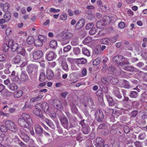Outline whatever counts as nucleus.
Masks as SVG:
<instances>
[{
    "label": "nucleus",
    "instance_id": "35",
    "mask_svg": "<svg viewBox=\"0 0 147 147\" xmlns=\"http://www.w3.org/2000/svg\"><path fill=\"white\" fill-rule=\"evenodd\" d=\"M101 42L103 44L108 45L111 43V39L108 38H105L101 40Z\"/></svg>",
    "mask_w": 147,
    "mask_h": 147
},
{
    "label": "nucleus",
    "instance_id": "27",
    "mask_svg": "<svg viewBox=\"0 0 147 147\" xmlns=\"http://www.w3.org/2000/svg\"><path fill=\"white\" fill-rule=\"evenodd\" d=\"M82 53L83 54L88 57L90 55L89 50L86 48L83 47L82 49Z\"/></svg>",
    "mask_w": 147,
    "mask_h": 147
},
{
    "label": "nucleus",
    "instance_id": "51",
    "mask_svg": "<svg viewBox=\"0 0 147 147\" xmlns=\"http://www.w3.org/2000/svg\"><path fill=\"white\" fill-rule=\"evenodd\" d=\"M45 122H46L48 126L51 127H52V125H53V122L48 119H46Z\"/></svg>",
    "mask_w": 147,
    "mask_h": 147
},
{
    "label": "nucleus",
    "instance_id": "24",
    "mask_svg": "<svg viewBox=\"0 0 147 147\" xmlns=\"http://www.w3.org/2000/svg\"><path fill=\"white\" fill-rule=\"evenodd\" d=\"M41 105H42V109L45 112H46L49 109L48 105L47 103L45 102H43L41 104Z\"/></svg>",
    "mask_w": 147,
    "mask_h": 147
},
{
    "label": "nucleus",
    "instance_id": "8",
    "mask_svg": "<svg viewBox=\"0 0 147 147\" xmlns=\"http://www.w3.org/2000/svg\"><path fill=\"white\" fill-rule=\"evenodd\" d=\"M62 125L65 129L69 128V122L68 120L65 116L62 117L60 119Z\"/></svg>",
    "mask_w": 147,
    "mask_h": 147
},
{
    "label": "nucleus",
    "instance_id": "44",
    "mask_svg": "<svg viewBox=\"0 0 147 147\" xmlns=\"http://www.w3.org/2000/svg\"><path fill=\"white\" fill-rule=\"evenodd\" d=\"M94 24L92 23H90L87 24L86 26V30H89L92 28L94 26Z\"/></svg>",
    "mask_w": 147,
    "mask_h": 147
},
{
    "label": "nucleus",
    "instance_id": "6",
    "mask_svg": "<svg viewBox=\"0 0 147 147\" xmlns=\"http://www.w3.org/2000/svg\"><path fill=\"white\" fill-rule=\"evenodd\" d=\"M95 115L96 120L99 122H102L104 118V114L102 111L100 109L97 110Z\"/></svg>",
    "mask_w": 147,
    "mask_h": 147
},
{
    "label": "nucleus",
    "instance_id": "17",
    "mask_svg": "<svg viewBox=\"0 0 147 147\" xmlns=\"http://www.w3.org/2000/svg\"><path fill=\"white\" fill-rule=\"evenodd\" d=\"M61 67L65 71L67 72L69 70L68 65L65 60H63L61 63Z\"/></svg>",
    "mask_w": 147,
    "mask_h": 147
},
{
    "label": "nucleus",
    "instance_id": "9",
    "mask_svg": "<svg viewBox=\"0 0 147 147\" xmlns=\"http://www.w3.org/2000/svg\"><path fill=\"white\" fill-rule=\"evenodd\" d=\"M38 67V65L31 64L27 65L26 70L29 73L31 74L34 70H36Z\"/></svg>",
    "mask_w": 147,
    "mask_h": 147
},
{
    "label": "nucleus",
    "instance_id": "22",
    "mask_svg": "<svg viewBox=\"0 0 147 147\" xmlns=\"http://www.w3.org/2000/svg\"><path fill=\"white\" fill-rule=\"evenodd\" d=\"M21 61V57L18 55L14 57L12 59V61L15 64L19 63Z\"/></svg>",
    "mask_w": 147,
    "mask_h": 147
},
{
    "label": "nucleus",
    "instance_id": "53",
    "mask_svg": "<svg viewBox=\"0 0 147 147\" xmlns=\"http://www.w3.org/2000/svg\"><path fill=\"white\" fill-rule=\"evenodd\" d=\"M71 48V47L70 45H68L66 47H64L63 49V52H67L70 51Z\"/></svg>",
    "mask_w": 147,
    "mask_h": 147
},
{
    "label": "nucleus",
    "instance_id": "25",
    "mask_svg": "<svg viewBox=\"0 0 147 147\" xmlns=\"http://www.w3.org/2000/svg\"><path fill=\"white\" fill-rule=\"evenodd\" d=\"M8 87L12 91H14L18 88V87L16 84L13 83H10L8 86Z\"/></svg>",
    "mask_w": 147,
    "mask_h": 147
},
{
    "label": "nucleus",
    "instance_id": "14",
    "mask_svg": "<svg viewBox=\"0 0 147 147\" xmlns=\"http://www.w3.org/2000/svg\"><path fill=\"white\" fill-rule=\"evenodd\" d=\"M70 109L72 112L74 114H76L78 111V110L73 102H71L69 103Z\"/></svg>",
    "mask_w": 147,
    "mask_h": 147
},
{
    "label": "nucleus",
    "instance_id": "42",
    "mask_svg": "<svg viewBox=\"0 0 147 147\" xmlns=\"http://www.w3.org/2000/svg\"><path fill=\"white\" fill-rule=\"evenodd\" d=\"M43 43L42 42L39 40L38 39L36 40L34 42V44L36 47H40L43 45Z\"/></svg>",
    "mask_w": 147,
    "mask_h": 147
},
{
    "label": "nucleus",
    "instance_id": "47",
    "mask_svg": "<svg viewBox=\"0 0 147 147\" xmlns=\"http://www.w3.org/2000/svg\"><path fill=\"white\" fill-rule=\"evenodd\" d=\"M71 44L73 46H76L78 44V40L77 38L73 39L71 42Z\"/></svg>",
    "mask_w": 147,
    "mask_h": 147
},
{
    "label": "nucleus",
    "instance_id": "37",
    "mask_svg": "<svg viewBox=\"0 0 147 147\" xmlns=\"http://www.w3.org/2000/svg\"><path fill=\"white\" fill-rule=\"evenodd\" d=\"M77 63L79 64H83L85 63L87 61L86 60L83 58L77 59Z\"/></svg>",
    "mask_w": 147,
    "mask_h": 147
},
{
    "label": "nucleus",
    "instance_id": "41",
    "mask_svg": "<svg viewBox=\"0 0 147 147\" xmlns=\"http://www.w3.org/2000/svg\"><path fill=\"white\" fill-rule=\"evenodd\" d=\"M101 47L100 45H98L96 46L94 50L96 54H100L102 51L100 49Z\"/></svg>",
    "mask_w": 147,
    "mask_h": 147
},
{
    "label": "nucleus",
    "instance_id": "11",
    "mask_svg": "<svg viewBox=\"0 0 147 147\" xmlns=\"http://www.w3.org/2000/svg\"><path fill=\"white\" fill-rule=\"evenodd\" d=\"M106 96L110 106H117V103L114 101L113 98L110 95H106Z\"/></svg>",
    "mask_w": 147,
    "mask_h": 147
},
{
    "label": "nucleus",
    "instance_id": "13",
    "mask_svg": "<svg viewBox=\"0 0 147 147\" xmlns=\"http://www.w3.org/2000/svg\"><path fill=\"white\" fill-rule=\"evenodd\" d=\"M53 105L54 107L57 109H62L63 108L62 106L61 105L60 101L58 100H54Z\"/></svg>",
    "mask_w": 147,
    "mask_h": 147
},
{
    "label": "nucleus",
    "instance_id": "30",
    "mask_svg": "<svg viewBox=\"0 0 147 147\" xmlns=\"http://www.w3.org/2000/svg\"><path fill=\"white\" fill-rule=\"evenodd\" d=\"M42 98V96L41 95H39L38 96L32 98L30 100V101L31 103H33L37 101L40 100Z\"/></svg>",
    "mask_w": 147,
    "mask_h": 147
},
{
    "label": "nucleus",
    "instance_id": "10",
    "mask_svg": "<svg viewBox=\"0 0 147 147\" xmlns=\"http://www.w3.org/2000/svg\"><path fill=\"white\" fill-rule=\"evenodd\" d=\"M57 57L56 54L53 52H50L47 54L46 58L48 61H51L55 59Z\"/></svg>",
    "mask_w": 147,
    "mask_h": 147
},
{
    "label": "nucleus",
    "instance_id": "49",
    "mask_svg": "<svg viewBox=\"0 0 147 147\" xmlns=\"http://www.w3.org/2000/svg\"><path fill=\"white\" fill-rule=\"evenodd\" d=\"M94 15L93 14L90 13L87 15L86 18L88 20H92L94 19Z\"/></svg>",
    "mask_w": 147,
    "mask_h": 147
},
{
    "label": "nucleus",
    "instance_id": "57",
    "mask_svg": "<svg viewBox=\"0 0 147 147\" xmlns=\"http://www.w3.org/2000/svg\"><path fill=\"white\" fill-rule=\"evenodd\" d=\"M119 37V35H116L113 36L111 39V42L113 43L115 42L118 39Z\"/></svg>",
    "mask_w": 147,
    "mask_h": 147
},
{
    "label": "nucleus",
    "instance_id": "4",
    "mask_svg": "<svg viewBox=\"0 0 147 147\" xmlns=\"http://www.w3.org/2000/svg\"><path fill=\"white\" fill-rule=\"evenodd\" d=\"M5 125L10 131L15 132L17 130V128L14 123L11 121H7L5 122Z\"/></svg>",
    "mask_w": 147,
    "mask_h": 147
},
{
    "label": "nucleus",
    "instance_id": "21",
    "mask_svg": "<svg viewBox=\"0 0 147 147\" xmlns=\"http://www.w3.org/2000/svg\"><path fill=\"white\" fill-rule=\"evenodd\" d=\"M17 51L18 54H21L23 56H25L26 54V51L21 47H18Z\"/></svg>",
    "mask_w": 147,
    "mask_h": 147
},
{
    "label": "nucleus",
    "instance_id": "50",
    "mask_svg": "<svg viewBox=\"0 0 147 147\" xmlns=\"http://www.w3.org/2000/svg\"><path fill=\"white\" fill-rule=\"evenodd\" d=\"M1 131L3 132H6L7 131L8 128L6 125V126L4 125H1L0 127Z\"/></svg>",
    "mask_w": 147,
    "mask_h": 147
},
{
    "label": "nucleus",
    "instance_id": "48",
    "mask_svg": "<svg viewBox=\"0 0 147 147\" xmlns=\"http://www.w3.org/2000/svg\"><path fill=\"white\" fill-rule=\"evenodd\" d=\"M18 44L16 43H14L13 45L11 47V50L12 51H14L17 50L18 48Z\"/></svg>",
    "mask_w": 147,
    "mask_h": 147
},
{
    "label": "nucleus",
    "instance_id": "1",
    "mask_svg": "<svg viewBox=\"0 0 147 147\" xmlns=\"http://www.w3.org/2000/svg\"><path fill=\"white\" fill-rule=\"evenodd\" d=\"M18 124L21 126L28 128L32 123L31 117L26 113L22 114L21 117L18 121Z\"/></svg>",
    "mask_w": 147,
    "mask_h": 147
},
{
    "label": "nucleus",
    "instance_id": "20",
    "mask_svg": "<svg viewBox=\"0 0 147 147\" xmlns=\"http://www.w3.org/2000/svg\"><path fill=\"white\" fill-rule=\"evenodd\" d=\"M102 21L105 25H109L111 22V18L108 16H105L103 18Z\"/></svg>",
    "mask_w": 147,
    "mask_h": 147
},
{
    "label": "nucleus",
    "instance_id": "16",
    "mask_svg": "<svg viewBox=\"0 0 147 147\" xmlns=\"http://www.w3.org/2000/svg\"><path fill=\"white\" fill-rule=\"evenodd\" d=\"M21 80L23 82H26L28 79V76L25 71H22L20 75Z\"/></svg>",
    "mask_w": 147,
    "mask_h": 147
},
{
    "label": "nucleus",
    "instance_id": "43",
    "mask_svg": "<svg viewBox=\"0 0 147 147\" xmlns=\"http://www.w3.org/2000/svg\"><path fill=\"white\" fill-rule=\"evenodd\" d=\"M34 113L37 116L41 117L42 116V112L40 110H37V109H34L33 111Z\"/></svg>",
    "mask_w": 147,
    "mask_h": 147
},
{
    "label": "nucleus",
    "instance_id": "5",
    "mask_svg": "<svg viewBox=\"0 0 147 147\" xmlns=\"http://www.w3.org/2000/svg\"><path fill=\"white\" fill-rule=\"evenodd\" d=\"M19 134L22 140L25 142L28 141L30 140V137L26 134V130L23 128H21Z\"/></svg>",
    "mask_w": 147,
    "mask_h": 147
},
{
    "label": "nucleus",
    "instance_id": "15",
    "mask_svg": "<svg viewBox=\"0 0 147 147\" xmlns=\"http://www.w3.org/2000/svg\"><path fill=\"white\" fill-rule=\"evenodd\" d=\"M102 139L100 137H98L96 139V144L95 145L96 147H100L104 144Z\"/></svg>",
    "mask_w": 147,
    "mask_h": 147
},
{
    "label": "nucleus",
    "instance_id": "29",
    "mask_svg": "<svg viewBox=\"0 0 147 147\" xmlns=\"http://www.w3.org/2000/svg\"><path fill=\"white\" fill-rule=\"evenodd\" d=\"M23 94V92L22 90H18L14 92V97L16 98H19L21 97Z\"/></svg>",
    "mask_w": 147,
    "mask_h": 147
},
{
    "label": "nucleus",
    "instance_id": "12",
    "mask_svg": "<svg viewBox=\"0 0 147 147\" xmlns=\"http://www.w3.org/2000/svg\"><path fill=\"white\" fill-rule=\"evenodd\" d=\"M36 134L41 136L43 133V129L41 126L39 125H36L35 127Z\"/></svg>",
    "mask_w": 147,
    "mask_h": 147
},
{
    "label": "nucleus",
    "instance_id": "7",
    "mask_svg": "<svg viewBox=\"0 0 147 147\" xmlns=\"http://www.w3.org/2000/svg\"><path fill=\"white\" fill-rule=\"evenodd\" d=\"M43 53L40 50L35 51L33 53L32 57L34 60H38L41 58L42 56Z\"/></svg>",
    "mask_w": 147,
    "mask_h": 147
},
{
    "label": "nucleus",
    "instance_id": "19",
    "mask_svg": "<svg viewBox=\"0 0 147 147\" xmlns=\"http://www.w3.org/2000/svg\"><path fill=\"white\" fill-rule=\"evenodd\" d=\"M113 92L114 95L119 98L121 99L122 98V96L120 94L119 89L118 88L115 87L113 91Z\"/></svg>",
    "mask_w": 147,
    "mask_h": 147
},
{
    "label": "nucleus",
    "instance_id": "54",
    "mask_svg": "<svg viewBox=\"0 0 147 147\" xmlns=\"http://www.w3.org/2000/svg\"><path fill=\"white\" fill-rule=\"evenodd\" d=\"M9 47L7 43H4L3 46V50L5 52H7L9 48Z\"/></svg>",
    "mask_w": 147,
    "mask_h": 147
},
{
    "label": "nucleus",
    "instance_id": "60",
    "mask_svg": "<svg viewBox=\"0 0 147 147\" xmlns=\"http://www.w3.org/2000/svg\"><path fill=\"white\" fill-rule=\"evenodd\" d=\"M108 71H110L112 72H115L116 71V69L115 67L111 66L109 67L108 68Z\"/></svg>",
    "mask_w": 147,
    "mask_h": 147
},
{
    "label": "nucleus",
    "instance_id": "64",
    "mask_svg": "<svg viewBox=\"0 0 147 147\" xmlns=\"http://www.w3.org/2000/svg\"><path fill=\"white\" fill-rule=\"evenodd\" d=\"M6 59V56L5 54H3L0 55V61H4Z\"/></svg>",
    "mask_w": 147,
    "mask_h": 147
},
{
    "label": "nucleus",
    "instance_id": "46",
    "mask_svg": "<svg viewBox=\"0 0 147 147\" xmlns=\"http://www.w3.org/2000/svg\"><path fill=\"white\" fill-rule=\"evenodd\" d=\"M10 7L8 3H5L3 5V10L4 11H6L8 10V9Z\"/></svg>",
    "mask_w": 147,
    "mask_h": 147
},
{
    "label": "nucleus",
    "instance_id": "58",
    "mask_svg": "<svg viewBox=\"0 0 147 147\" xmlns=\"http://www.w3.org/2000/svg\"><path fill=\"white\" fill-rule=\"evenodd\" d=\"M73 51L75 54L77 55L80 53V49L79 47H76L74 48V49Z\"/></svg>",
    "mask_w": 147,
    "mask_h": 147
},
{
    "label": "nucleus",
    "instance_id": "3",
    "mask_svg": "<svg viewBox=\"0 0 147 147\" xmlns=\"http://www.w3.org/2000/svg\"><path fill=\"white\" fill-rule=\"evenodd\" d=\"M114 62L119 64L121 66L125 65H128L129 64L128 61L125 60L124 57L122 56L118 55L114 57L113 59Z\"/></svg>",
    "mask_w": 147,
    "mask_h": 147
},
{
    "label": "nucleus",
    "instance_id": "23",
    "mask_svg": "<svg viewBox=\"0 0 147 147\" xmlns=\"http://www.w3.org/2000/svg\"><path fill=\"white\" fill-rule=\"evenodd\" d=\"M53 73L51 70L49 69L47 70V78L49 80L51 79L53 77Z\"/></svg>",
    "mask_w": 147,
    "mask_h": 147
},
{
    "label": "nucleus",
    "instance_id": "39",
    "mask_svg": "<svg viewBox=\"0 0 147 147\" xmlns=\"http://www.w3.org/2000/svg\"><path fill=\"white\" fill-rule=\"evenodd\" d=\"M138 95V92L136 91H132L131 92L130 96L132 98H136Z\"/></svg>",
    "mask_w": 147,
    "mask_h": 147
},
{
    "label": "nucleus",
    "instance_id": "36",
    "mask_svg": "<svg viewBox=\"0 0 147 147\" xmlns=\"http://www.w3.org/2000/svg\"><path fill=\"white\" fill-rule=\"evenodd\" d=\"M105 25L102 20L98 21L96 24V27L100 29L102 28Z\"/></svg>",
    "mask_w": 147,
    "mask_h": 147
},
{
    "label": "nucleus",
    "instance_id": "31",
    "mask_svg": "<svg viewBox=\"0 0 147 147\" xmlns=\"http://www.w3.org/2000/svg\"><path fill=\"white\" fill-rule=\"evenodd\" d=\"M11 14L9 12H6L4 16V18L6 22L8 21L11 18Z\"/></svg>",
    "mask_w": 147,
    "mask_h": 147
},
{
    "label": "nucleus",
    "instance_id": "34",
    "mask_svg": "<svg viewBox=\"0 0 147 147\" xmlns=\"http://www.w3.org/2000/svg\"><path fill=\"white\" fill-rule=\"evenodd\" d=\"M49 45L51 48L55 49L57 46V42L55 40H52L50 42Z\"/></svg>",
    "mask_w": 147,
    "mask_h": 147
},
{
    "label": "nucleus",
    "instance_id": "52",
    "mask_svg": "<svg viewBox=\"0 0 147 147\" xmlns=\"http://www.w3.org/2000/svg\"><path fill=\"white\" fill-rule=\"evenodd\" d=\"M91 38L90 37H87L83 41V43L84 44L89 43L91 42Z\"/></svg>",
    "mask_w": 147,
    "mask_h": 147
},
{
    "label": "nucleus",
    "instance_id": "33",
    "mask_svg": "<svg viewBox=\"0 0 147 147\" xmlns=\"http://www.w3.org/2000/svg\"><path fill=\"white\" fill-rule=\"evenodd\" d=\"M27 43L29 45H32L34 43L35 41L34 37L31 36H29L27 39Z\"/></svg>",
    "mask_w": 147,
    "mask_h": 147
},
{
    "label": "nucleus",
    "instance_id": "2",
    "mask_svg": "<svg viewBox=\"0 0 147 147\" xmlns=\"http://www.w3.org/2000/svg\"><path fill=\"white\" fill-rule=\"evenodd\" d=\"M73 36L72 33L69 32H64L61 35L57 36V40L61 42L62 45L64 46L68 44Z\"/></svg>",
    "mask_w": 147,
    "mask_h": 147
},
{
    "label": "nucleus",
    "instance_id": "32",
    "mask_svg": "<svg viewBox=\"0 0 147 147\" xmlns=\"http://www.w3.org/2000/svg\"><path fill=\"white\" fill-rule=\"evenodd\" d=\"M82 131L84 134H87L90 131V128L88 125H85L83 127Z\"/></svg>",
    "mask_w": 147,
    "mask_h": 147
},
{
    "label": "nucleus",
    "instance_id": "61",
    "mask_svg": "<svg viewBox=\"0 0 147 147\" xmlns=\"http://www.w3.org/2000/svg\"><path fill=\"white\" fill-rule=\"evenodd\" d=\"M100 60L98 59H96L93 61V64L94 65H98L100 63Z\"/></svg>",
    "mask_w": 147,
    "mask_h": 147
},
{
    "label": "nucleus",
    "instance_id": "18",
    "mask_svg": "<svg viewBox=\"0 0 147 147\" xmlns=\"http://www.w3.org/2000/svg\"><path fill=\"white\" fill-rule=\"evenodd\" d=\"M85 24L84 20L81 19L77 23L76 26V29L78 30L82 28Z\"/></svg>",
    "mask_w": 147,
    "mask_h": 147
},
{
    "label": "nucleus",
    "instance_id": "26",
    "mask_svg": "<svg viewBox=\"0 0 147 147\" xmlns=\"http://www.w3.org/2000/svg\"><path fill=\"white\" fill-rule=\"evenodd\" d=\"M11 92L7 89H5L3 91L1 94V95L3 96H11Z\"/></svg>",
    "mask_w": 147,
    "mask_h": 147
},
{
    "label": "nucleus",
    "instance_id": "40",
    "mask_svg": "<svg viewBox=\"0 0 147 147\" xmlns=\"http://www.w3.org/2000/svg\"><path fill=\"white\" fill-rule=\"evenodd\" d=\"M38 39L40 41L42 42L43 43L47 40V38L45 36L42 35H39Z\"/></svg>",
    "mask_w": 147,
    "mask_h": 147
},
{
    "label": "nucleus",
    "instance_id": "56",
    "mask_svg": "<svg viewBox=\"0 0 147 147\" xmlns=\"http://www.w3.org/2000/svg\"><path fill=\"white\" fill-rule=\"evenodd\" d=\"M138 111L136 110L133 111L131 113V117H135L138 114Z\"/></svg>",
    "mask_w": 147,
    "mask_h": 147
},
{
    "label": "nucleus",
    "instance_id": "55",
    "mask_svg": "<svg viewBox=\"0 0 147 147\" xmlns=\"http://www.w3.org/2000/svg\"><path fill=\"white\" fill-rule=\"evenodd\" d=\"M125 70L130 71H134V67L132 66H128L124 68Z\"/></svg>",
    "mask_w": 147,
    "mask_h": 147
},
{
    "label": "nucleus",
    "instance_id": "45",
    "mask_svg": "<svg viewBox=\"0 0 147 147\" xmlns=\"http://www.w3.org/2000/svg\"><path fill=\"white\" fill-rule=\"evenodd\" d=\"M60 19L63 20L65 21L67 19V16L66 14L63 13L61 14L59 16Z\"/></svg>",
    "mask_w": 147,
    "mask_h": 147
},
{
    "label": "nucleus",
    "instance_id": "59",
    "mask_svg": "<svg viewBox=\"0 0 147 147\" xmlns=\"http://www.w3.org/2000/svg\"><path fill=\"white\" fill-rule=\"evenodd\" d=\"M123 82L125 84L124 86L125 88H130V86L128 82L126 80H124Z\"/></svg>",
    "mask_w": 147,
    "mask_h": 147
},
{
    "label": "nucleus",
    "instance_id": "63",
    "mask_svg": "<svg viewBox=\"0 0 147 147\" xmlns=\"http://www.w3.org/2000/svg\"><path fill=\"white\" fill-rule=\"evenodd\" d=\"M146 137V135L144 133H142L139 135V137L141 140H144Z\"/></svg>",
    "mask_w": 147,
    "mask_h": 147
},
{
    "label": "nucleus",
    "instance_id": "38",
    "mask_svg": "<svg viewBox=\"0 0 147 147\" xmlns=\"http://www.w3.org/2000/svg\"><path fill=\"white\" fill-rule=\"evenodd\" d=\"M46 78V76L45 73L42 72L40 74V76L39 78V80L41 82L44 81Z\"/></svg>",
    "mask_w": 147,
    "mask_h": 147
},
{
    "label": "nucleus",
    "instance_id": "28",
    "mask_svg": "<svg viewBox=\"0 0 147 147\" xmlns=\"http://www.w3.org/2000/svg\"><path fill=\"white\" fill-rule=\"evenodd\" d=\"M55 123L57 128V131L59 133L62 134L63 133V130L60 126L59 122L58 121H55Z\"/></svg>",
    "mask_w": 147,
    "mask_h": 147
},
{
    "label": "nucleus",
    "instance_id": "62",
    "mask_svg": "<svg viewBox=\"0 0 147 147\" xmlns=\"http://www.w3.org/2000/svg\"><path fill=\"white\" fill-rule=\"evenodd\" d=\"M96 32V30L94 28H92L89 31V34L90 35H93Z\"/></svg>",
    "mask_w": 147,
    "mask_h": 147
}]
</instances>
